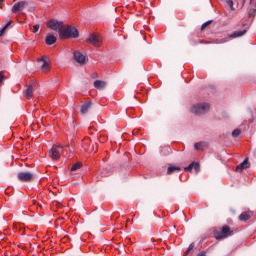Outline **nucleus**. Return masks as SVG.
<instances>
[{"instance_id": "18", "label": "nucleus", "mask_w": 256, "mask_h": 256, "mask_svg": "<svg viewBox=\"0 0 256 256\" xmlns=\"http://www.w3.org/2000/svg\"><path fill=\"white\" fill-rule=\"evenodd\" d=\"M89 109H91V102H86L81 106V113L85 114L89 111Z\"/></svg>"}, {"instance_id": "21", "label": "nucleus", "mask_w": 256, "mask_h": 256, "mask_svg": "<svg viewBox=\"0 0 256 256\" xmlns=\"http://www.w3.org/2000/svg\"><path fill=\"white\" fill-rule=\"evenodd\" d=\"M211 23H213V20H209V21L205 22L204 24H202L201 31H205V29H207V27H209V25H211Z\"/></svg>"}, {"instance_id": "27", "label": "nucleus", "mask_w": 256, "mask_h": 256, "mask_svg": "<svg viewBox=\"0 0 256 256\" xmlns=\"http://www.w3.org/2000/svg\"><path fill=\"white\" fill-rule=\"evenodd\" d=\"M39 24H36L34 27H33V33H37V31H39Z\"/></svg>"}, {"instance_id": "10", "label": "nucleus", "mask_w": 256, "mask_h": 256, "mask_svg": "<svg viewBox=\"0 0 256 256\" xmlns=\"http://www.w3.org/2000/svg\"><path fill=\"white\" fill-rule=\"evenodd\" d=\"M60 39H77L79 38V33H60L59 34Z\"/></svg>"}, {"instance_id": "31", "label": "nucleus", "mask_w": 256, "mask_h": 256, "mask_svg": "<svg viewBox=\"0 0 256 256\" xmlns=\"http://www.w3.org/2000/svg\"><path fill=\"white\" fill-rule=\"evenodd\" d=\"M0 83H3V74L0 73Z\"/></svg>"}, {"instance_id": "34", "label": "nucleus", "mask_w": 256, "mask_h": 256, "mask_svg": "<svg viewBox=\"0 0 256 256\" xmlns=\"http://www.w3.org/2000/svg\"><path fill=\"white\" fill-rule=\"evenodd\" d=\"M0 5H3V0H0Z\"/></svg>"}, {"instance_id": "20", "label": "nucleus", "mask_w": 256, "mask_h": 256, "mask_svg": "<svg viewBox=\"0 0 256 256\" xmlns=\"http://www.w3.org/2000/svg\"><path fill=\"white\" fill-rule=\"evenodd\" d=\"M175 171H181V167H179V166H170L167 169V174L171 175L172 173H175Z\"/></svg>"}, {"instance_id": "9", "label": "nucleus", "mask_w": 256, "mask_h": 256, "mask_svg": "<svg viewBox=\"0 0 256 256\" xmlns=\"http://www.w3.org/2000/svg\"><path fill=\"white\" fill-rule=\"evenodd\" d=\"M73 58L79 65H85L86 57L79 50L73 52Z\"/></svg>"}, {"instance_id": "25", "label": "nucleus", "mask_w": 256, "mask_h": 256, "mask_svg": "<svg viewBox=\"0 0 256 256\" xmlns=\"http://www.w3.org/2000/svg\"><path fill=\"white\" fill-rule=\"evenodd\" d=\"M227 5L230 6V9H231L232 11H235V8L233 7V0H228V1H227Z\"/></svg>"}, {"instance_id": "6", "label": "nucleus", "mask_w": 256, "mask_h": 256, "mask_svg": "<svg viewBox=\"0 0 256 256\" xmlns=\"http://www.w3.org/2000/svg\"><path fill=\"white\" fill-rule=\"evenodd\" d=\"M83 148L86 153H97V144H93L89 139L84 140Z\"/></svg>"}, {"instance_id": "13", "label": "nucleus", "mask_w": 256, "mask_h": 256, "mask_svg": "<svg viewBox=\"0 0 256 256\" xmlns=\"http://www.w3.org/2000/svg\"><path fill=\"white\" fill-rule=\"evenodd\" d=\"M193 169L196 171V173L199 172V163L192 162L189 166L185 167V171H193Z\"/></svg>"}, {"instance_id": "19", "label": "nucleus", "mask_w": 256, "mask_h": 256, "mask_svg": "<svg viewBox=\"0 0 256 256\" xmlns=\"http://www.w3.org/2000/svg\"><path fill=\"white\" fill-rule=\"evenodd\" d=\"M33 97V85H29L26 89V98L31 99Z\"/></svg>"}, {"instance_id": "28", "label": "nucleus", "mask_w": 256, "mask_h": 256, "mask_svg": "<svg viewBox=\"0 0 256 256\" xmlns=\"http://www.w3.org/2000/svg\"><path fill=\"white\" fill-rule=\"evenodd\" d=\"M47 67H49V64H47V62H44L42 65V69L45 71V69H47Z\"/></svg>"}, {"instance_id": "38", "label": "nucleus", "mask_w": 256, "mask_h": 256, "mask_svg": "<svg viewBox=\"0 0 256 256\" xmlns=\"http://www.w3.org/2000/svg\"><path fill=\"white\" fill-rule=\"evenodd\" d=\"M247 0H243V3H246Z\"/></svg>"}, {"instance_id": "37", "label": "nucleus", "mask_w": 256, "mask_h": 256, "mask_svg": "<svg viewBox=\"0 0 256 256\" xmlns=\"http://www.w3.org/2000/svg\"><path fill=\"white\" fill-rule=\"evenodd\" d=\"M253 3V0H250V4Z\"/></svg>"}, {"instance_id": "30", "label": "nucleus", "mask_w": 256, "mask_h": 256, "mask_svg": "<svg viewBox=\"0 0 256 256\" xmlns=\"http://www.w3.org/2000/svg\"><path fill=\"white\" fill-rule=\"evenodd\" d=\"M129 31L130 33H133V31H135V26L131 25Z\"/></svg>"}, {"instance_id": "29", "label": "nucleus", "mask_w": 256, "mask_h": 256, "mask_svg": "<svg viewBox=\"0 0 256 256\" xmlns=\"http://www.w3.org/2000/svg\"><path fill=\"white\" fill-rule=\"evenodd\" d=\"M197 256H207V252L202 251V252L198 253V255H197Z\"/></svg>"}, {"instance_id": "39", "label": "nucleus", "mask_w": 256, "mask_h": 256, "mask_svg": "<svg viewBox=\"0 0 256 256\" xmlns=\"http://www.w3.org/2000/svg\"><path fill=\"white\" fill-rule=\"evenodd\" d=\"M247 24H243V27H246Z\"/></svg>"}, {"instance_id": "26", "label": "nucleus", "mask_w": 256, "mask_h": 256, "mask_svg": "<svg viewBox=\"0 0 256 256\" xmlns=\"http://www.w3.org/2000/svg\"><path fill=\"white\" fill-rule=\"evenodd\" d=\"M195 248V243H191L189 246H188V249H187V251H186V253H189V251H192V249H194Z\"/></svg>"}, {"instance_id": "5", "label": "nucleus", "mask_w": 256, "mask_h": 256, "mask_svg": "<svg viewBox=\"0 0 256 256\" xmlns=\"http://www.w3.org/2000/svg\"><path fill=\"white\" fill-rule=\"evenodd\" d=\"M207 111H209L208 103H198L191 108V112L194 113V115H205Z\"/></svg>"}, {"instance_id": "8", "label": "nucleus", "mask_w": 256, "mask_h": 256, "mask_svg": "<svg viewBox=\"0 0 256 256\" xmlns=\"http://www.w3.org/2000/svg\"><path fill=\"white\" fill-rule=\"evenodd\" d=\"M33 177H35V175L31 172H20V173H18L19 181H22V182H25V183H29V181H33Z\"/></svg>"}, {"instance_id": "36", "label": "nucleus", "mask_w": 256, "mask_h": 256, "mask_svg": "<svg viewBox=\"0 0 256 256\" xmlns=\"http://www.w3.org/2000/svg\"><path fill=\"white\" fill-rule=\"evenodd\" d=\"M146 30L151 31V29H150V28H147Z\"/></svg>"}, {"instance_id": "11", "label": "nucleus", "mask_w": 256, "mask_h": 256, "mask_svg": "<svg viewBox=\"0 0 256 256\" xmlns=\"http://www.w3.org/2000/svg\"><path fill=\"white\" fill-rule=\"evenodd\" d=\"M46 45H55L57 43V37L53 34H48L45 38Z\"/></svg>"}, {"instance_id": "22", "label": "nucleus", "mask_w": 256, "mask_h": 256, "mask_svg": "<svg viewBox=\"0 0 256 256\" xmlns=\"http://www.w3.org/2000/svg\"><path fill=\"white\" fill-rule=\"evenodd\" d=\"M229 37L230 39H237V37H243V33H234L231 34Z\"/></svg>"}, {"instance_id": "33", "label": "nucleus", "mask_w": 256, "mask_h": 256, "mask_svg": "<svg viewBox=\"0 0 256 256\" xmlns=\"http://www.w3.org/2000/svg\"><path fill=\"white\" fill-rule=\"evenodd\" d=\"M227 40H222V41H219L218 43H225Z\"/></svg>"}, {"instance_id": "17", "label": "nucleus", "mask_w": 256, "mask_h": 256, "mask_svg": "<svg viewBox=\"0 0 256 256\" xmlns=\"http://www.w3.org/2000/svg\"><path fill=\"white\" fill-rule=\"evenodd\" d=\"M207 142H198L194 145V148L196 149V151H203L204 147H207Z\"/></svg>"}, {"instance_id": "1", "label": "nucleus", "mask_w": 256, "mask_h": 256, "mask_svg": "<svg viewBox=\"0 0 256 256\" xmlns=\"http://www.w3.org/2000/svg\"><path fill=\"white\" fill-rule=\"evenodd\" d=\"M48 29L59 33H79V29L75 26L63 23L57 19H51L47 22Z\"/></svg>"}, {"instance_id": "3", "label": "nucleus", "mask_w": 256, "mask_h": 256, "mask_svg": "<svg viewBox=\"0 0 256 256\" xmlns=\"http://www.w3.org/2000/svg\"><path fill=\"white\" fill-rule=\"evenodd\" d=\"M23 9H27V11H29V12L35 11L34 7L29 6V2L20 1V2H17L13 5L12 13H19V12L23 11Z\"/></svg>"}, {"instance_id": "12", "label": "nucleus", "mask_w": 256, "mask_h": 256, "mask_svg": "<svg viewBox=\"0 0 256 256\" xmlns=\"http://www.w3.org/2000/svg\"><path fill=\"white\" fill-rule=\"evenodd\" d=\"M243 169H249V160L245 159L242 163H240L237 167H236V171L238 173H241Z\"/></svg>"}, {"instance_id": "16", "label": "nucleus", "mask_w": 256, "mask_h": 256, "mask_svg": "<svg viewBox=\"0 0 256 256\" xmlns=\"http://www.w3.org/2000/svg\"><path fill=\"white\" fill-rule=\"evenodd\" d=\"M13 27V20L8 21L0 30V33H6V31H9Z\"/></svg>"}, {"instance_id": "32", "label": "nucleus", "mask_w": 256, "mask_h": 256, "mask_svg": "<svg viewBox=\"0 0 256 256\" xmlns=\"http://www.w3.org/2000/svg\"><path fill=\"white\" fill-rule=\"evenodd\" d=\"M237 33H247V29H244L242 31H238Z\"/></svg>"}, {"instance_id": "35", "label": "nucleus", "mask_w": 256, "mask_h": 256, "mask_svg": "<svg viewBox=\"0 0 256 256\" xmlns=\"http://www.w3.org/2000/svg\"><path fill=\"white\" fill-rule=\"evenodd\" d=\"M0 37H3V33H0Z\"/></svg>"}, {"instance_id": "14", "label": "nucleus", "mask_w": 256, "mask_h": 256, "mask_svg": "<svg viewBox=\"0 0 256 256\" xmlns=\"http://www.w3.org/2000/svg\"><path fill=\"white\" fill-rule=\"evenodd\" d=\"M106 85H107V83L105 81H101V80L94 81L95 89H105Z\"/></svg>"}, {"instance_id": "15", "label": "nucleus", "mask_w": 256, "mask_h": 256, "mask_svg": "<svg viewBox=\"0 0 256 256\" xmlns=\"http://www.w3.org/2000/svg\"><path fill=\"white\" fill-rule=\"evenodd\" d=\"M251 212H243L240 214L239 216V220L240 221H249V219H251Z\"/></svg>"}, {"instance_id": "23", "label": "nucleus", "mask_w": 256, "mask_h": 256, "mask_svg": "<svg viewBox=\"0 0 256 256\" xmlns=\"http://www.w3.org/2000/svg\"><path fill=\"white\" fill-rule=\"evenodd\" d=\"M239 135H241V130L240 129H235L232 132V137H239Z\"/></svg>"}, {"instance_id": "24", "label": "nucleus", "mask_w": 256, "mask_h": 256, "mask_svg": "<svg viewBox=\"0 0 256 256\" xmlns=\"http://www.w3.org/2000/svg\"><path fill=\"white\" fill-rule=\"evenodd\" d=\"M77 169H81V164L76 163L72 166L71 171H77Z\"/></svg>"}, {"instance_id": "4", "label": "nucleus", "mask_w": 256, "mask_h": 256, "mask_svg": "<svg viewBox=\"0 0 256 256\" xmlns=\"http://www.w3.org/2000/svg\"><path fill=\"white\" fill-rule=\"evenodd\" d=\"M61 155H65V152L63 151V146L58 145V146H53L49 150V156L53 161H59L61 159Z\"/></svg>"}, {"instance_id": "2", "label": "nucleus", "mask_w": 256, "mask_h": 256, "mask_svg": "<svg viewBox=\"0 0 256 256\" xmlns=\"http://www.w3.org/2000/svg\"><path fill=\"white\" fill-rule=\"evenodd\" d=\"M233 235V230L229 228L228 226H224L221 230H215L214 231V237L218 241H221L222 239H227V237H231Z\"/></svg>"}, {"instance_id": "7", "label": "nucleus", "mask_w": 256, "mask_h": 256, "mask_svg": "<svg viewBox=\"0 0 256 256\" xmlns=\"http://www.w3.org/2000/svg\"><path fill=\"white\" fill-rule=\"evenodd\" d=\"M87 43H91L94 47H99L101 45V36L99 34L92 33L86 39Z\"/></svg>"}]
</instances>
